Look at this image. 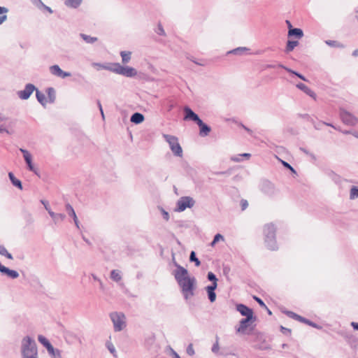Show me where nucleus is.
Instances as JSON below:
<instances>
[{
	"instance_id": "35",
	"label": "nucleus",
	"mask_w": 358,
	"mask_h": 358,
	"mask_svg": "<svg viewBox=\"0 0 358 358\" xmlns=\"http://www.w3.org/2000/svg\"><path fill=\"white\" fill-rule=\"evenodd\" d=\"M325 43L330 47L340 48H344V45L343 44H341V43H339L336 41L327 40V41H325Z\"/></svg>"
},
{
	"instance_id": "42",
	"label": "nucleus",
	"mask_w": 358,
	"mask_h": 358,
	"mask_svg": "<svg viewBox=\"0 0 358 358\" xmlns=\"http://www.w3.org/2000/svg\"><path fill=\"white\" fill-rule=\"evenodd\" d=\"M218 340H219V338L218 336H216V341L215 342V343L213 345V347H212V352L213 353H217L219 352V350H220V346H219V342H218Z\"/></svg>"
},
{
	"instance_id": "10",
	"label": "nucleus",
	"mask_w": 358,
	"mask_h": 358,
	"mask_svg": "<svg viewBox=\"0 0 358 358\" xmlns=\"http://www.w3.org/2000/svg\"><path fill=\"white\" fill-rule=\"evenodd\" d=\"M20 151L22 153L23 157L24 159V161L27 165L28 169L32 172H34L35 174L37 173V169L34 167V166L32 164V157L30 152L23 148H20Z\"/></svg>"
},
{
	"instance_id": "18",
	"label": "nucleus",
	"mask_w": 358,
	"mask_h": 358,
	"mask_svg": "<svg viewBox=\"0 0 358 358\" xmlns=\"http://www.w3.org/2000/svg\"><path fill=\"white\" fill-rule=\"evenodd\" d=\"M217 287V284L210 285L206 287V291L208 296L210 302H214L216 299V294L215 292V289Z\"/></svg>"
},
{
	"instance_id": "16",
	"label": "nucleus",
	"mask_w": 358,
	"mask_h": 358,
	"mask_svg": "<svg viewBox=\"0 0 358 358\" xmlns=\"http://www.w3.org/2000/svg\"><path fill=\"white\" fill-rule=\"evenodd\" d=\"M65 208L66 210L68 212L69 215L73 218L76 227L78 229H80V222L72 206L69 203H66Z\"/></svg>"
},
{
	"instance_id": "53",
	"label": "nucleus",
	"mask_w": 358,
	"mask_h": 358,
	"mask_svg": "<svg viewBox=\"0 0 358 358\" xmlns=\"http://www.w3.org/2000/svg\"><path fill=\"white\" fill-rule=\"evenodd\" d=\"M282 164L285 167L290 169L292 172L295 173V170L293 169V167L287 162H282Z\"/></svg>"
},
{
	"instance_id": "39",
	"label": "nucleus",
	"mask_w": 358,
	"mask_h": 358,
	"mask_svg": "<svg viewBox=\"0 0 358 358\" xmlns=\"http://www.w3.org/2000/svg\"><path fill=\"white\" fill-rule=\"evenodd\" d=\"M322 124H325L327 126H329V127H333L334 129L338 130V131H341L343 134H351L352 131H347V130H344V131H342L339 127H335L334 125H333L331 123H328V122H322Z\"/></svg>"
},
{
	"instance_id": "32",
	"label": "nucleus",
	"mask_w": 358,
	"mask_h": 358,
	"mask_svg": "<svg viewBox=\"0 0 358 358\" xmlns=\"http://www.w3.org/2000/svg\"><path fill=\"white\" fill-rule=\"evenodd\" d=\"M38 340L44 347L46 348L47 350L52 346V344L49 342V341L42 335H39L38 336Z\"/></svg>"
},
{
	"instance_id": "5",
	"label": "nucleus",
	"mask_w": 358,
	"mask_h": 358,
	"mask_svg": "<svg viewBox=\"0 0 358 358\" xmlns=\"http://www.w3.org/2000/svg\"><path fill=\"white\" fill-rule=\"evenodd\" d=\"M162 136L165 139V141L169 143L170 149L172 151L173 154L175 156L181 157L182 156V149L178 142V138L175 136L165 134H164Z\"/></svg>"
},
{
	"instance_id": "54",
	"label": "nucleus",
	"mask_w": 358,
	"mask_h": 358,
	"mask_svg": "<svg viewBox=\"0 0 358 358\" xmlns=\"http://www.w3.org/2000/svg\"><path fill=\"white\" fill-rule=\"evenodd\" d=\"M33 3L39 7L40 6H43V3L41 0H31Z\"/></svg>"
},
{
	"instance_id": "21",
	"label": "nucleus",
	"mask_w": 358,
	"mask_h": 358,
	"mask_svg": "<svg viewBox=\"0 0 358 358\" xmlns=\"http://www.w3.org/2000/svg\"><path fill=\"white\" fill-rule=\"evenodd\" d=\"M49 215L52 217V219L55 224H57L59 221H61V222L63 221L66 217V215L64 214L55 213L52 210L50 211Z\"/></svg>"
},
{
	"instance_id": "1",
	"label": "nucleus",
	"mask_w": 358,
	"mask_h": 358,
	"mask_svg": "<svg viewBox=\"0 0 358 358\" xmlns=\"http://www.w3.org/2000/svg\"><path fill=\"white\" fill-rule=\"evenodd\" d=\"M176 269L173 272L174 278L180 287L181 292L185 300H188L194 295L196 288V278L189 276L188 271L176 263Z\"/></svg>"
},
{
	"instance_id": "48",
	"label": "nucleus",
	"mask_w": 358,
	"mask_h": 358,
	"mask_svg": "<svg viewBox=\"0 0 358 358\" xmlns=\"http://www.w3.org/2000/svg\"><path fill=\"white\" fill-rule=\"evenodd\" d=\"M160 211L162 212V214L163 215L164 219L166 221H168L169 220V214L167 211H166L163 208H159Z\"/></svg>"
},
{
	"instance_id": "52",
	"label": "nucleus",
	"mask_w": 358,
	"mask_h": 358,
	"mask_svg": "<svg viewBox=\"0 0 358 358\" xmlns=\"http://www.w3.org/2000/svg\"><path fill=\"white\" fill-rule=\"evenodd\" d=\"M190 120L195 122L197 124H199V123H200L202 121L197 114H195Z\"/></svg>"
},
{
	"instance_id": "63",
	"label": "nucleus",
	"mask_w": 358,
	"mask_h": 358,
	"mask_svg": "<svg viewBox=\"0 0 358 358\" xmlns=\"http://www.w3.org/2000/svg\"><path fill=\"white\" fill-rule=\"evenodd\" d=\"M352 56H354V57H357V56H358V49L355 50L353 51V52H352Z\"/></svg>"
},
{
	"instance_id": "45",
	"label": "nucleus",
	"mask_w": 358,
	"mask_h": 358,
	"mask_svg": "<svg viewBox=\"0 0 358 358\" xmlns=\"http://www.w3.org/2000/svg\"><path fill=\"white\" fill-rule=\"evenodd\" d=\"M220 240H224V237L222 235L217 234L215 236L213 241L211 242V246H214L215 244L218 242Z\"/></svg>"
},
{
	"instance_id": "17",
	"label": "nucleus",
	"mask_w": 358,
	"mask_h": 358,
	"mask_svg": "<svg viewBox=\"0 0 358 358\" xmlns=\"http://www.w3.org/2000/svg\"><path fill=\"white\" fill-rule=\"evenodd\" d=\"M296 87L301 91H303L304 93H306L307 95L310 96V97L313 98L314 99H316V94L310 90L308 87H307L303 83H299L296 85Z\"/></svg>"
},
{
	"instance_id": "31",
	"label": "nucleus",
	"mask_w": 358,
	"mask_h": 358,
	"mask_svg": "<svg viewBox=\"0 0 358 358\" xmlns=\"http://www.w3.org/2000/svg\"><path fill=\"white\" fill-rule=\"evenodd\" d=\"M131 52L129 51H122L120 55L122 57V61L123 64H127L131 59Z\"/></svg>"
},
{
	"instance_id": "20",
	"label": "nucleus",
	"mask_w": 358,
	"mask_h": 358,
	"mask_svg": "<svg viewBox=\"0 0 358 358\" xmlns=\"http://www.w3.org/2000/svg\"><path fill=\"white\" fill-rule=\"evenodd\" d=\"M287 36L288 37L294 36L295 38L300 39L303 36V32L302 29L299 28L289 29Z\"/></svg>"
},
{
	"instance_id": "47",
	"label": "nucleus",
	"mask_w": 358,
	"mask_h": 358,
	"mask_svg": "<svg viewBox=\"0 0 358 358\" xmlns=\"http://www.w3.org/2000/svg\"><path fill=\"white\" fill-rule=\"evenodd\" d=\"M253 299L259 303V305L264 308H267V306H266V304L264 303V302L259 297L257 296H253Z\"/></svg>"
},
{
	"instance_id": "56",
	"label": "nucleus",
	"mask_w": 358,
	"mask_h": 358,
	"mask_svg": "<svg viewBox=\"0 0 358 358\" xmlns=\"http://www.w3.org/2000/svg\"><path fill=\"white\" fill-rule=\"evenodd\" d=\"M241 126L247 132H248V134H250V135H252L253 132L250 129H249L248 127H247L246 126H245L243 124H241Z\"/></svg>"
},
{
	"instance_id": "62",
	"label": "nucleus",
	"mask_w": 358,
	"mask_h": 358,
	"mask_svg": "<svg viewBox=\"0 0 358 358\" xmlns=\"http://www.w3.org/2000/svg\"><path fill=\"white\" fill-rule=\"evenodd\" d=\"M97 106L99 107L100 112H102V110H103L102 106H101L100 101H99V100L97 101Z\"/></svg>"
},
{
	"instance_id": "43",
	"label": "nucleus",
	"mask_w": 358,
	"mask_h": 358,
	"mask_svg": "<svg viewBox=\"0 0 358 358\" xmlns=\"http://www.w3.org/2000/svg\"><path fill=\"white\" fill-rule=\"evenodd\" d=\"M358 197V188L357 187H352L350 189V199H355Z\"/></svg>"
},
{
	"instance_id": "28",
	"label": "nucleus",
	"mask_w": 358,
	"mask_h": 358,
	"mask_svg": "<svg viewBox=\"0 0 358 358\" xmlns=\"http://www.w3.org/2000/svg\"><path fill=\"white\" fill-rule=\"evenodd\" d=\"M110 278L115 282H119L122 280L121 271L119 270H112L110 272Z\"/></svg>"
},
{
	"instance_id": "37",
	"label": "nucleus",
	"mask_w": 358,
	"mask_h": 358,
	"mask_svg": "<svg viewBox=\"0 0 358 358\" xmlns=\"http://www.w3.org/2000/svg\"><path fill=\"white\" fill-rule=\"evenodd\" d=\"M189 261L190 262H194L196 266H199L200 265V264H201V262L199 260V259L196 257V253L194 251H192L191 253H190Z\"/></svg>"
},
{
	"instance_id": "24",
	"label": "nucleus",
	"mask_w": 358,
	"mask_h": 358,
	"mask_svg": "<svg viewBox=\"0 0 358 358\" xmlns=\"http://www.w3.org/2000/svg\"><path fill=\"white\" fill-rule=\"evenodd\" d=\"M8 177H9L12 184L14 186L18 187L20 189H22V185L21 181L20 180L17 179L12 172L8 173Z\"/></svg>"
},
{
	"instance_id": "55",
	"label": "nucleus",
	"mask_w": 358,
	"mask_h": 358,
	"mask_svg": "<svg viewBox=\"0 0 358 358\" xmlns=\"http://www.w3.org/2000/svg\"><path fill=\"white\" fill-rule=\"evenodd\" d=\"M8 9L6 7L0 6V15L8 13Z\"/></svg>"
},
{
	"instance_id": "60",
	"label": "nucleus",
	"mask_w": 358,
	"mask_h": 358,
	"mask_svg": "<svg viewBox=\"0 0 358 358\" xmlns=\"http://www.w3.org/2000/svg\"><path fill=\"white\" fill-rule=\"evenodd\" d=\"M43 6L45 10H47L49 13H52V10L50 7H48V6H45V5H44V4H43V6Z\"/></svg>"
},
{
	"instance_id": "6",
	"label": "nucleus",
	"mask_w": 358,
	"mask_h": 358,
	"mask_svg": "<svg viewBox=\"0 0 358 358\" xmlns=\"http://www.w3.org/2000/svg\"><path fill=\"white\" fill-rule=\"evenodd\" d=\"M115 331H120L126 327V317L121 312H113L110 314Z\"/></svg>"
},
{
	"instance_id": "41",
	"label": "nucleus",
	"mask_w": 358,
	"mask_h": 358,
	"mask_svg": "<svg viewBox=\"0 0 358 358\" xmlns=\"http://www.w3.org/2000/svg\"><path fill=\"white\" fill-rule=\"evenodd\" d=\"M91 276L92 278V279L97 282L99 283V287L101 290H104V285H103V282L101 281V280L100 278H99L96 275L94 274H91Z\"/></svg>"
},
{
	"instance_id": "22",
	"label": "nucleus",
	"mask_w": 358,
	"mask_h": 358,
	"mask_svg": "<svg viewBox=\"0 0 358 358\" xmlns=\"http://www.w3.org/2000/svg\"><path fill=\"white\" fill-rule=\"evenodd\" d=\"M144 120V116L140 113H134L130 119V121L134 124H140Z\"/></svg>"
},
{
	"instance_id": "2",
	"label": "nucleus",
	"mask_w": 358,
	"mask_h": 358,
	"mask_svg": "<svg viewBox=\"0 0 358 358\" xmlns=\"http://www.w3.org/2000/svg\"><path fill=\"white\" fill-rule=\"evenodd\" d=\"M21 352L22 358H38L36 343L30 336L22 340Z\"/></svg>"
},
{
	"instance_id": "64",
	"label": "nucleus",
	"mask_w": 358,
	"mask_h": 358,
	"mask_svg": "<svg viewBox=\"0 0 358 358\" xmlns=\"http://www.w3.org/2000/svg\"><path fill=\"white\" fill-rule=\"evenodd\" d=\"M352 135H353L355 138H358V132L357 131H352Z\"/></svg>"
},
{
	"instance_id": "4",
	"label": "nucleus",
	"mask_w": 358,
	"mask_h": 358,
	"mask_svg": "<svg viewBox=\"0 0 358 358\" xmlns=\"http://www.w3.org/2000/svg\"><path fill=\"white\" fill-rule=\"evenodd\" d=\"M109 71L128 78L134 77L137 75V71L134 68L127 66H123L119 63H114L110 66Z\"/></svg>"
},
{
	"instance_id": "19",
	"label": "nucleus",
	"mask_w": 358,
	"mask_h": 358,
	"mask_svg": "<svg viewBox=\"0 0 358 358\" xmlns=\"http://www.w3.org/2000/svg\"><path fill=\"white\" fill-rule=\"evenodd\" d=\"M198 126L199 127L200 129L199 135L203 137L208 136L211 131V128L208 125L205 124L203 121L199 123Z\"/></svg>"
},
{
	"instance_id": "26",
	"label": "nucleus",
	"mask_w": 358,
	"mask_h": 358,
	"mask_svg": "<svg viewBox=\"0 0 358 358\" xmlns=\"http://www.w3.org/2000/svg\"><path fill=\"white\" fill-rule=\"evenodd\" d=\"M298 45L299 42L297 41H287L285 52L287 53L292 52Z\"/></svg>"
},
{
	"instance_id": "57",
	"label": "nucleus",
	"mask_w": 358,
	"mask_h": 358,
	"mask_svg": "<svg viewBox=\"0 0 358 358\" xmlns=\"http://www.w3.org/2000/svg\"><path fill=\"white\" fill-rule=\"evenodd\" d=\"M7 20V15L0 16V24H3Z\"/></svg>"
},
{
	"instance_id": "50",
	"label": "nucleus",
	"mask_w": 358,
	"mask_h": 358,
	"mask_svg": "<svg viewBox=\"0 0 358 358\" xmlns=\"http://www.w3.org/2000/svg\"><path fill=\"white\" fill-rule=\"evenodd\" d=\"M241 206L242 210H245L248 208V203L247 200L241 199Z\"/></svg>"
},
{
	"instance_id": "25",
	"label": "nucleus",
	"mask_w": 358,
	"mask_h": 358,
	"mask_svg": "<svg viewBox=\"0 0 358 358\" xmlns=\"http://www.w3.org/2000/svg\"><path fill=\"white\" fill-rule=\"evenodd\" d=\"M47 350L52 358H62L61 351L59 349L54 348L52 345Z\"/></svg>"
},
{
	"instance_id": "58",
	"label": "nucleus",
	"mask_w": 358,
	"mask_h": 358,
	"mask_svg": "<svg viewBox=\"0 0 358 358\" xmlns=\"http://www.w3.org/2000/svg\"><path fill=\"white\" fill-rule=\"evenodd\" d=\"M350 324L355 330L358 331V323L357 322H352Z\"/></svg>"
},
{
	"instance_id": "34",
	"label": "nucleus",
	"mask_w": 358,
	"mask_h": 358,
	"mask_svg": "<svg viewBox=\"0 0 358 358\" xmlns=\"http://www.w3.org/2000/svg\"><path fill=\"white\" fill-rule=\"evenodd\" d=\"M80 37L87 43H93L96 42L98 39L96 37H92L85 34H81Z\"/></svg>"
},
{
	"instance_id": "30",
	"label": "nucleus",
	"mask_w": 358,
	"mask_h": 358,
	"mask_svg": "<svg viewBox=\"0 0 358 358\" xmlns=\"http://www.w3.org/2000/svg\"><path fill=\"white\" fill-rule=\"evenodd\" d=\"M36 96L38 100V101L42 104L43 106H45V94L39 91L37 88L36 90Z\"/></svg>"
},
{
	"instance_id": "33",
	"label": "nucleus",
	"mask_w": 358,
	"mask_h": 358,
	"mask_svg": "<svg viewBox=\"0 0 358 358\" xmlns=\"http://www.w3.org/2000/svg\"><path fill=\"white\" fill-rule=\"evenodd\" d=\"M278 66L285 69L289 73H291L292 74L296 75L297 77H299V78H301L303 81H308V80L303 75H301V73H297V72H296V71H293V70H292L290 69H288L286 66H283L282 64H279Z\"/></svg>"
},
{
	"instance_id": "27",
	"label": "nucleus",
	"mask_w": 358,
	"mask_h": 358,
	"mask_svg": "<svg viewBox=\"0 0 358 358\" xmlns=\"http://www.w3.org/2000/svg\"><path fill=\"white\" fill-rule=\"evenodd\" d=\"M184 112H185V120H190L194 115L196 114L188 106H185L184 108Z\"/></svg>"
},
{
	"instance_id": "29",
	"label": "nucleus",
	"mask_w": 358,
	"mask_h": 358,
	"mask_svg": "<svg viewBox=\"0 0 358 358\" xmlns=\"http://www.w3.org/2000/svg\"><path fill=\"white\" fill-rule=\"evenodd\" d=\"M249 51V49L245 47H239L228 52V54L243 55Z\"/></svg>"
},
{
	"instance_id": "49",
	"label": "nucleus",
	"mask_w": 358,
	"mask_h": 358,
	"mask_svg": "<svg viewBox=\"0 0 358 358\" xmlns=\"http://www.w3.org/2000/svg\"><path fill=\"white\" fill-rule=\"evenodd\" d=\"M41 202L44 206L45 209L48 211V214L50 213V211H52L49 203L47 201L41 200Z\"/></svg>"
},
{
	"instance_id": "11",
	"label": "nucleus",
	"mask_w": 358,
	"mask_h": 358,
	"mask_svg": "<svg viewBox=\"0 0 358 358\" xmlns=\"http://www.w3.org/2000/svg\"><path fill=\"white\" fill-rule=\"evenodd\" d=\"M286 315L287 316H289V317L291 318H293L296 320H298V321H300L301 322H303L305 324H308L309 326H311L313 327H315V328H317V329H320L321 327L317 325V324L307 320L306 318L305 317H303L299 315H297L296 313H294V312H292V311H286L285 312Z\"/></svg>"
},
{
	"instance_id": "59",
	"label": "nucleus",
	"mask_w": 358,
	"mask_h": 358,
	"mask_svg": "<svg viewBox=\"0 0 358 358\" xmlns=\"http://www.w3.org/2000/svg\"><path fill=\"white\" fill-rule=\"evenodd\" d=\"M172 355L173 356V358H181L179 355L174 350H172Z\"/></svg>"
},
{
	"instance_id": "7",
	"label": "nucleus",
	"mask_w": 358,
	"mask_h": 358,
	"mask_svg": "<svg viewBox=\"0 0 358 358\" xmlns=\"http://www.w3.org/2000/svg\"><path fill=\"white\" fill-rule=\"evenodd\" d=\"M195 201L191 196H182L180 197L177 203H176V211L177 212H182L187 208H192L194 206Z\"/></svg>"
},
{
	"instance_id": "46",
	"label": "nucleus",
	"mask_w": 358,
	"mask_h": 358,
	"mask_svg": "<svg viewBox=\"0 0 358 358\" xmlns=\"http://www.w3.org/2000/svg\"><path fill=\"white\" fill-rule=\"evenodd\" d=\"M187 353L190 355V356H193L194 354H195V352H194V348H193V345L192 343H190L187 348Z\"/></svg>"
},
{
	"instance_id": "13",
	"label": "nucleus",
	"mask_w": 358,
	"mask_h": 358,
	"mask_svg": "<svg viewBox=\"0 0 358 358\" xmlns=\"http://www.w3.org/2000/svg\"><path fill=\"white\" fill-rule=\"evenodd\" d=\"M50 71L52 75L62 78L71 76V73L62 71L57 64L51 66L50 67Z\"/></svg>"
},
{
	"instance_id": "14",
	"label": "nucleus",
	"mask_w": 358,
	"mask_h": 358,
	"mask_svg": "<svg viewBox=\"0 0 358 358\" xmlns=\"http://www.w3.org/2000/svg\"><path fill=\"white\" fill-rule=\"evenodd\" d=\"M236 310L238 311L243 316L255 317L253 314L252 309L248 308L247 306L244 304H237Z\"/></svg>"
},
{
	"instance_id": "23",
	"label": "nucleus",
	"mask_w": 358,
	"mask_h": 358,
	"mask_svg": "<svg viewBox=\"0 0 358 358\" xmlns=\"http://www.w3.org/2000/svg\"><path fill=\"white\" fill-rule=\"evenodd\" d=\"M64 4L70 8H78L83 0H64Z\"/></svg>"
},
{
	"instance_id": "15",
	"label": "nucleus",
	"mask_w": 358,
	"mask_h": 358,
	"mask_svg": "<svg viewBox=\"0 0 358 358\" xmlns=\"http://www.w3.org/2000/svg\"><path fill=\"white\" fill-rule=\"evenodd\" d=\"M262 191L266 194L271 196L275 193L274 185L269 181H264L262 184Z\"/></svg>"
},
{
	"instance_id": "3",
	"label": "nucleus",
	"mask_w": 358,
	"mask_h": 358,
	"mask_svg": "<svg viewBox=\"0 0 358 358\" xmlns=\"http://www.w3.org/2000/svg\"><path fill=\"white\" fill-rule=\"evenodd\" d=\"M264 241L266 247L271 250L278 248L275 241V227L272 224H268L264 228Z\"/></svg>"
},
{
	"instance_id": "40",
	"label": "nucleus",
	"mask_w": 358,
	"mask_h": 358,
	"mask_svg": "<svg viewBox=\"0 0 358 358\" xmlns=\"http://www.w3.org/2000/svg\"><path fill=\"white\" fill-rule=\"evenodd\" d=\"M48 94L50 102H53L55 99V92L52 87H49L48 89Z\"/></svg>"
},
{
	"instance_id": "8",
	"label": "nucleus",
	"mask_w": 358,
	"mask_h": 358,
	"mask_svg": "<svg viewBox=\"0 0 358 358\" xmlns=\"http://www.w3.org/2000/svg\"><path fill=\"white\" fill-rule=\"evenodd\" d=\"M339 115L342 122L346 125L355 126L358 122V119L355 115L343 108H340Z\"/></svg>"
},
{
	"instance_id": "38",
	"label": "nucleus",
	"mask_w": 358,
	"mask_h": 358,
	"mask_svg": "<svg viewBox=\"0 0 358 358\" xmlns=\"http://www.w3.org/2000/svg\"><path fill=\"white\" fill-rule=\"evenodd\" d=\"M208 280L212 282L211 285L217 284V278L213 272H208L207 275Z\"/></svg>"
},
{
	"instance_id": "36",
	"label": "nucleus",
	"mask_w": 358,
	"mask_h": 358,
	"mask_svg": "<svg viewBox=\"0 0 358 358\" xmlns=\"http://www.w3.org/2000/svg\"><path fill=\"white\" fill-rule=\"evenodd\" d=\"M0 255L5 256L9 259H13V255L8 252L6 248L4 246L0 245Z\"/></svg>"
},
{
	"instance_id": "44",
	"label": "nucleus",
	"mask_w": 358,
	"mask_h": 358,
	"mask_svg": "<svg viewBox=\"0 0 358 358\" xmlns=\"http://www.w3.org/2000/svg\"><path fill=\"white\" fill-rule=\"evenodd\" d=\"M92 66L94 67H96L98 69H106V70L109 71V69H110V66H106V65L102 64L101 63H96V62L92 63Z\"/></svg>"
},
{
	"instance_id": "9",
	"label": "nucleus",
	"mask_w": 358,
	"mask_h": 358,
	"mask_svg": "<svg viewBox=\"0 0 358 358\" xmlns=\"http://www.w3.org/2000/svg\"><path fill=\"white\" fill-rule=\"evenodd\" d=\"M36 87L31 83L27 84L23 90H20L17 92L18 97L22 100L28 99L31 94L36 91Z\"/></svg>"
},
{
	"instance_id": "61",
	"label": "nucleus",
	"mask_w": 358,
	"mask_h": 358,
	"mask_svg": "<svg viewBox=\"0 0 358 358\" xmlns=\"http://www.w3.org/2000/svg\"><path fill=\"white\" fill-rule=\"evenodd\" d=\"M231 159L234 162H237L241 161V159L238 157H232L231 158Z\"/></svg>"
},
{
	"instance_id": "51",
	"label": "nucleus",
	"mask_w": 358,
	"mask_h": 358,
	"mask_svg": "<svg viewBox=\"0 0 358 358\" xmlns=\"http://www.w3.org/2000/svg\"><path fill=\"white\" fill-rule=\"evenodd\" d=\"M156 32L159 34V35H164L165 34V31L162 27V26L161 24H159L158 27H157V29L156 31Z\"/></svg>"
},
{
	"instance_id": "12",
	"label": "nucleus",
	"mask_w": 358,
	"mask_h": 358,
	"mask_svg": "<svg viewBox=\"0 0 358 358\" xmlns=\"http://www.w3.org/2000/svg\"><path fill=\"white\" fill-rule=\"evenodd\" d=\"M257 317H245L242 319L239 322V327L236 329V331L238 333L244 334L249 323H253L256 321Z\"/></svg>"
}]
</instances>
